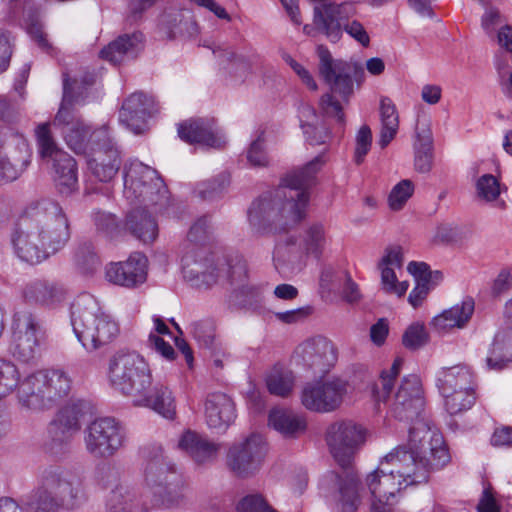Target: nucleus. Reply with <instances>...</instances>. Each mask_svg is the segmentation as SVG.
<instances>
[{"label": "nucleus", "mask_w": 512, "mask_h": 512, "mask_svg": "<svg viewBox=\"0 0 512 512\" xmlns=\"http://www.w3.org/2000/svg\"><path fill=\"white\" fill-rule=\"evenodd\" d=\"M41 326L29 311H18L13 315L8 350L18 361L29 363L39 354Z\"/></svg>", "instance_id": "nucleus-14"}, {"label": "nucleus", "mask_w": 512, "mask_h": 512, "mask_svg": "<svg viewBox=\"0 0 512 512\" xmlns=\"http://www.w3.org/2000/svg\"><path fill=\"white\" fill-rule=\"evenodd\" d=\"M177 478L174 465L164 456L160 446L145 452L144 483L154 493L161 491Z\"/></svg>", "instance_id": "nucleus-24"}, {"label": "nucleus", "mask_w": 512, "mask_h": 512, "mask_svg": "<svg viewBox=\"0 0 512 512\" xmlns=\"http://www.w3.org/2000/svg\"><path fill=\"white\" fill-rule=\"evenodd\" d=\"M93 146L85 155L90 172L101 182H108L117 174L121 159L109 128L102 126L93 131Z\"/></svg>", "instance_id": "nucleus-15"}, {"label": "nucleus", "mask_w": 512, "mask_h": 512, "mask_svg": "<svg viewBox=\"0 0 512 512\" xmlns=\"http://www.w3.org/2000/svg\"><path fill=\"white\" fill-rule=\"evenodd\" d=\"M73 86L68 75L63 74V98L60 108L53 120L54 127H61L67 145L77 154H86L93 146L90 128L73 113L72 106L79 102L74 95Z\"/></svg>", "instance_id": "nucleus-11"}, {"label": "nucleus", "mask_w": 512, "mask_h": 512, "mask_svg": "<svg viewBox=\"0 0 512 512\" xmlns=\"http://www.w3.org/2000/svg\"><path fill=\"white\" fill-rule=\"evenodd\" d=\"M334 93H326L320 99V108L322 112L327 116L334 118L337 123L344 125L345 124V115L343 112V107L340 101H338Z\"/></svg>", "instance_id": "nucleus-60"}, {"label": "nucleus", "mask_w": 512, "mask_h": 512, "mask_svg": "<svg viewBox=\"0 0 512 512\" xmlns=\"http://www.w3.org/2000/svg\"><path fill=\"white\" fill-rule=\"evenodd\" d=\"M136 406L150 407L167 419L175 415L176 405L172 392L162 384L150 385L141 395L133 399Z\"/></svg>", "instance_id": "nucleus-35"}, {"label": "nucleus", "mask_w": 512, "mask_h": 512, "mask_svg": "<svg viewBox=\"0 0 512 512\" xmlns=\"http://www.w3.org/2000/svg\"><path fill=\"white\" fill-rule=\"evenodd\" d=\"M85 447L96 458L113 456L125 443V428L111 417L95 419L85 431Z\"/></svg>", "instance_id": "nucleus-16"}, {"label": "nucleus", "mask_w": 512, "mask_h": 512, "mask_svg": "<svg viewBox=\"0 0 512 512\" xmlns=\"http://www.w3.org/2000/svg\"><path fill=\"white\" fill-rule=\"evenodd\" d=\"M141 42V34L119 36L101 50L100 56L113 64L122 63L125 59L136 56L141 48Z\"/></svg>", "instance_id": "nucleus-41"}, {"label": "nucleus", "mask_w": 512, "mask_h": 512, "mask_svg": "<svg viewBox=\"0 0 512 512\" xmlns=\"http://www.w3.org/2000/svg\"><path fill=\"white\" fill-rule=\"evenodd\" d=\"M20 373L17 366L9 360L0 359V399L9 395L20 386Z\"/></svg>", "instance_id": "nucleus-50"}, {"label": "nucleus", "mask_w": 512, "mask_h": 512, "mask_svg": "<svg viewBox=\"0 0 512 512\" xmlns=\"http://www.w3.org/2000/svg\"><path fill=\"white\" fill-rule=\"evenodd\" d=\"M424 411V397L420 378L411 374L405 376L393 396L390 412L400 421H413Z\"/></svg>", "instance_id": "nucleus-19"}, {"label": "nucleus", "mask_w": 512, "mask_h": 512, "mask_svg": "<svg viewBox=\"0 0 512 512\" xmlns=\"http://www.w3.org/2000/svg\"><path fill=\"white\" fill-rule=\"evenodd\" d=\"M441 395L444 398L445 409L451 415H456L470 409L476 401L475 386L468 387L467 389H453L449 395L448 393Z\"/></svg>", "instance_id": "nucleus-48"}, {"label": "nucleus", "mask_w": 512, "mask_h": 512, "mask_svg": "<svg viewBox=\"0 0 512 512\" xmlns=\"http://www.w3.org/2000/svg\"><path fill=\"white\" fill-rule=\"evenodd\" d=\"M325 441L335 461L348 467L365 442V429L352 420H337L328 425Z\"/></svg>", "instance_id": "nucleus-13"}, {"label": "nucleus", "mask_w": 512, "mask_h": 512, "mask_svg": "<svg viewBox=\"0 0 512 512\" xmlns=\"http://www.w3.org/2000/svg\"><path fill=\"white\" fill-rule=\"evenodd\" d=\"M323 485L333 486L337 490V506L340 512H355L360 503L359 480L352 469L341 473L329 472L323 479Z\"/></svg>", "instance_id": "nucleus-26"}, {"label": "nucleus", "mask_w": 512, "mask_h": 512, "mask_svg": "<svg viewBox=\"0 0 512 512\" xmlns=\"http://www.w3.org/2000/svg\"><path fill=\"white\" fill-rule=\"evenodd\" d=\"M414 165L420 173H428L433 163V140L429 124L426 120H417L415 127Z\"/></svg>", "instance_id": "nucleus-40"}, {"label": "nucleus", "mask_w": 512, "mask_h": 512, "mask_svg": "<svg viewBox=\"0 0 512 512\" xmlns=\"http://www.w3.org/2000/svg\"><path fill=\"white\" fill-rule=\"evenodd\" d=\"M299 244L307 255L319 259L328 244L326 228L322 223H312L307 226L299 239Z\"/></svg>", "instance_id": "nucleus-45"}, {"label": "nucleus", "mask_w": 512, "mask_h": 512, "mask_svg": "<svg viewBox=\"0 0 512 512\" xmlns=\"http://www.w3.org/2000/svg\"><path fill=\"white\" fill-rule=\"evenodd\" d=\"M134 206L135 208L126 216L125 227L139 241L145 244L152 243L158 236V224L148 213L149 207Z\"/></svg>", "instance_id": "nucleus-36"}, {"label": "nucleus", "mask_w": 512, "mask_h": 512, "mask_svg": "<svg viewBox=\"0 0 512 512\" xmlns=\"http://www.w3.org/2000/svg\"><path fill=\"white\" fill-rule=\"evenodd\" d=\"M182 271L184 278L196 286H211L216 283L220 274L225 271L227 278L234 280L245 274V262L237 258L234 265L227 263L221 267L215 266L214 259L207 250L195 245L182 257Z\"/></svg>", "instance_id": "nucleus-10"}, {"label": "nucleus", "mask_w": 512, "mask_h": 512, "mask_svg": "<svg viewBox=\"0 0 512 512\" xmlns=\"http://www.w3.org/2000/svg\"><path fill=\"white\" fill-rule=\"evenodd\" d=\"M381 130L379 145L385 148L395 138L399 128V116L395 104L388 97L380 100Z\"/></svg>", "instance_id": "nucleus-43"}, {"label": "nucleus", "mask_w": 512, "mask_h": 512, "mask_svg": "<svg viewBox=\"0 0 512 512\" xmlns=\"http://www.w3.org/2000/svg\"><path fill=\"white\" fill-rule=\"evenodd\" d=\"M307 254L299 244V239L288 235L276 243L273 251V265L284 277L299 273L306 264Z\"/></svg>", "instance_id": "nucleus-27"}, {"label": "nucleus", "mask_w": 512, "mask_h": 512, "mask_svg": "<svg viewBox=\"0 0 512 512\" xmlns=\"http://www.w3.org/2000/svg\"><path fill=\"white\" fill-rule=\"evenodd\" d=\"M70 239L68 218L62 207L51 199L30 204L11 233L16 256L36 264L61 250Z\"/></svg>", "instance_id": "nucleus-2"}, {"label": "nucleus", "mask_w": 512, "mask_h": 512, "mask_svg": "<svg viewBox=\"0 0 512 512\" xmlns=\"http://www.w3.org/2000/svg\"><path fill=\"white\" fill-rule=\"evenodd\" d=\"M179 137L190 144L219 148L224 140L213 120L194 119L183 122L178 126Z\"/></svg>", "instance_id": "nucleus-29"}, {"label": "nucleus", "mask_w": 512, "mask_h": 512, "mask_svg": "<svg viewBox=\"0 0 512 512\" xmlns=\"http://www.w3.org/2000/svg\"><path fill=\"white\" fill-rule=\"evenodd\" d=\"M267 450V444L260 434H250L230 445L226 466L238 478L253 477L262 468Z\"/></svg>", "instance_id": "nucleus-12"}, {"label": "nucleus", "mask_w": 512, "mask_h": 512, "mask_svg": "<svg viewBox=\"0 0 512 512\" xmlns=\"http://www.w3.org/2000/svg\"><path fill=\"white\" fill-rule=\"evenodd\" d=\"M111 386L133 399L138 398L152 384L148 363L136 352H118L109 363Z\"/></svg>", "instance_id": "nucleus-9"}, {"label": "nucleus", "mask_w": 512, "mask_h": 512, "mask_svg": "<svg viewBox=\"0 0 512 512\" xmlns=\"http://www.w3.org/2000/svg\"><path fill=\"white\" fill-rule=\"evenodd\" d=\"M53 163V179L59 193L70 195L77 190V164L72 156L63 152L50 159Z\"/></svg>", "instance_id": "nucleus-38"}, {"label": "nucleus", "mask_w": 512, "mask_h": 512, "mask_svg": "<svg viewBox=\"0 0 512 512\" xmlns=\"http://www.w3.org/2000/svg\"><path fill=\"white\" fill-rule=\"evenodd\" d=\"M159 31L167 39L192 37L198 34V25L188 10L169 9L160 18Z\"/></svg>", "instance_id": "nucleus-31"}, {"label": "nucleus", "mask_w": 512, "mask_h": 512, "mask_svg": "<svg viewBox=\"0 0 512 512\" xmlns=\"http://www.w3.org/2000/svg\"><path fill=\"white\" fill-rule=\"evenodd\" d=\"M229 183V176L222 173L216 178L199 183L196 192L203 200H213L223 194Z\"/></svg>", "instance_id": "nucleus-52"}, {"label": "nucleus", "mask_w": 512, "mask_h": 512, "mask_svg": "<svg viewBox=\"0 0 512 512\" xmlns=\"http://www.w3.org/2000/svg\"><path fill=\"white\" fill-rule=\"evenodd\" d=\"M402 364L403 360L401 358L395 359L392 366L383 370L378 380L370 385V396L376 405L386 403L390 399L395 379L399 375Z\"/></svg>", "instance_id": "nucleus-42"}, {"label": "nucleus", "mask_w": 512, "mask_h": 512, "mask_svg": "<svg viewBox=\"0 0 512 512\" xmlns=\"http://www.w3.org/2000/svg\"><path fill=\"white\" fill-rule=\"evenodd\" d=\"M147 267L146 256L140 252H134L125 261L107 264L105 279L114 285L136 288L146 281Z\"/></svg>", "instance_id": "nucleus-23"}, {"label": "nucleus", "mask_w": 512, "mask_h": 512, "mask_svg": "<svg viewBox=\"0 0 512 512\" xmlns=\"http://www.w3.org/2000/svg\"><path fill=\"white\" fill-rule=\"evenodd\" d=\"M317 55L320 77L330 87L332 93L339 94L347 102L353 93V75L362 71V67L356 62L333 58L324 45L317 46Z\"/></svg>", "instance_id": "nucleus-17"}, {"label": "nucleus", "mask_w": 512, "mask_h": 512, "mask_svg": "<svg viewBox=\"0 0 512 512\" xmlns=\"http://www.w3.org/2000/svg\"><path fill=\"white\" fill-rule=\"evenodd\" d=\"M413 192L414 185L410 180L405 179L400 181L392 188L389 194V207L394 211L401 210L408 199L413 195Z\"/></svg>", "instance_id": "nucleus-56"}, {"label": "nucleus", "mask_w": 512, "mask_h": 512, "mask_svg": "<svg viewBox=\"0 0 512 512\" xmlns=\"http://www.w3.org/2000/svg\"><path fill=\"white\" fill-rule=\"evenodd\" d=\"M84 499L82 483L60 467L45 468L38 485L24 499L26 512H58L73 509Z\"/></svg>", "instance_id": "nucleus-4"}, {"label": "nucleus", "mask_w": 512, "mask_h": 512, "mask_svg": "<svg viewBox=\"0 0 512 512\" xmlns=\"http://www.w3.org/2000/svg\"><path fill=\"white\" fill-rule=\"evenodd\" d=\"M269 425L286 438H296L307 429L303 415L293 410L276 407L269 412Z\"/></svg>", "instance_id": "nucleus-37"}, {"label": "nucleus", "mask_w": 512, "mask_h": 512, "mask_svg": "<svg viewBox=\"0 0 512 512\" xmlns=\"http://www.w3.org/2000/svg\"><path fill=\"white\" fill-rule=\"evenodd\" d=\"M346 393L347 383L342 379L313 381L303 387L301 403L310 411L329 413L340 407Z\"/></svg>", "instance_id": "nucleus-18"}, {"label": "nucleus", "mask_w": 512, "mask_h": 512, "mask_svg": "<svg viewBox=\"0 0 512 512\" xmlns=\"http://www.w3.org/2000/svg\"><path fill=\"white\" fill-rule=\"evenodd\" d=\"M213 53L219 59L220 64L226 69H229L234 73L239 72L241 75H245L250 72L255 58L237 53L230 47L218 48L217 50H213Z\"/></svg>", "instance_id": "nucleus-47"}, {"label": "nucleus", "mask_w": 512, "mask_h": 512, "mask_svg": "<svg viewBox=\"0 0 512 512\" xmlns=\"http://www.w3.org/2000/svg\"><path fill=\"white\" fill-rule=\"evenodd\" d=\"M295 376L282 366H274L266 377L268 391L276 396L287 397L293 390Z\"/></svg>", "instance_id": "nucleus-46"}, {"label": "nucleus", "mask_w": 512, "mask_h": 512, "mask_svg": "<svg viewBox=\"0 0 512 512\" xmlns=\"http://www.w3.org/2000/svg\"><path fill=\"white\" fill-rule=\"evenodd\" d=\"M124 197L131 205L151 207L164 212L170 204L168 189L152 167L132 160L124 167Z\"/></svg>", "instance_id": "nucleus-8"}, {"label": "nucleus", "mask_w": 512, "mask_h": 512, "mask_svg": "<svg viewBox=\"0 0 512 512\" xmlns=\"http://www.w3.org/2000/svg\"><path fill=\"white\" fill-rule=\"evenodd\" d=\"M381 274V288L387 294L402 297L409 288L407 281H398L395 270L392 267H378Z\"/></svg>", "instance_id": "nucleus-53"}, {"label": "nucleus", "mask_w": 512, "mask_h": 512, "mask_svg": "<svg viewBox=\"0 0 512 512\" xmlns=\"http://www.w3.org/2000/svg\"><path fill=\"white\" fill-rule=\"evenodd\" d=\"M123 489L112 491L107 502V512H147V509L139 508L129 495L124 496Z\"/></svg>", "instance_id": "nucleus-55"}, {"label": "nucleus", "mask_w": 512, "mask_h": 512, "mask_svg": "<svg viewBox=\"0 0 512 512\" xmlns=\"http://www.w3.org/2000/svg\"><path fill=\"white\" fill-rule=\"evenodd\" d=\"M342 31H345L355 41L360 43L364 47H368L370 44V37L365 30L364 26L356 20L347 22L342 26Z\"/></svg>", "instance_id": "nucleus-64"}, {"label": "nucleus", "mask_w": 512, "mask_h": 512, "mask_svg": "<svg viewBox=\"0 0 512 512\" xmlns=\"http://www.w3.org/2000/svg\"><path fill=\"white\" fill-rule=\"evenodd\" d=\"M475 310L473 298L466 297L432 319V326L439 332L467 326Z\"/></svg>", "instance_id": "nucleus-34"}, {"label": "nucleus", "mask_w": 512, "mask_h": 512, "mask_svg": "<svg viewBox=\"0 0 512 512\" xmlns=\"http://www.w3.org/2000/svg\"><path fill=\"white\" fill-rule=\"evenodd\" d=\"M477 196L485 201H493L500 195V184L492 174H484L476 182Z\"/></svg>", "instance_id": "nucleus-58"}, {"label": "nucleus", "mask_w": 512, "mask_h": 512, "mask_svg": "<svg viewBox=\"0 0 512 512\" xmlns=\"http://www.w3.org/2000/svg\"><path fill=\"white\" fill-rule=\"evenodd\" d=\"M178 447L187 452L198 464L212 462L216 459L220 450L219 444L191 430L182 434Z\"/></svg>", "instance_id": "nucleus-33"}, {"label": "nucleus", "mask_w": 512, "mask_h": 512, "mask_svg": "<svg viewBox=\"0 0 512 512\" xmlns=\"http://www.w3.org/2000/svg\"><path fill=\"white\" fill-rule=\"evenodd\" d=\"M71 325L78 341L88 352L110 344L119 334L118 323L103 312L90 295H83L72 304Z\"/></svg>", "instance_id": "nucleus-5"}, {"label": "nucleus", "mask_w": 512, "mask_h": 512, "mask_svg": "<svg viewBox=\"0 0 512 512\" xmlns=\"http://www.w3.org/2000/svg\"><path fill=\"white\" fill-rule=\"evenodd\" d=\"M204 417L211 429L225 431L236 418L235 404L225 393L208 394L204 401Z\"/></svg>", "instance_id": "nucleus-28"}, {"label": "nucleus", "mask_w": 512, "mask_h": 512, "mask_svg": "<svg viewBox=\"0 0 512 512\" xmlns=\"http://www.w3.org/2000/svg\"><path fill=\"white\" fill-rule=\"evenodd\" d=\"M300 122L305 138L310 145L325 144L330 139V132L319 124L314 108L303 106L300 110Z\"/></svg>", "instance_id": "nucleus-44"}, {"label": "nucleus", "mask_w": 512, "mask_h": 512, "mask_svg": "<svg viewBox=\"0 0 512 512\" xmlns=\"http://www.w3.org/2000/svg\"><path fill=\"white\" fill-rule=\"evenodd\" d=\"M436 385L440 394H449L453 389L475 386L474 374L467 365L442 367L436 373Z\"/></svg>", "instance_id": "nucleus-39"}, {"label": "nucleus", "mask_w": 512, "mask_h": 512, "mask_svg": "<svg viewBox=\"0 0 512 512\" xmlns=\"http://www.w3.org/2000/svg\"><path fill=\"white\" fill-rule=\"evenodd\" d=\"M323 155L316 156L301 169L286 175L273 197L264 196L254 201L248 219L258 234L285 231L298 224L306 213L308 188L315 183L316 174L324 165Z\"/></svg>", "instance_id": "nucleus-1"}, {"label": "nucleus", "mask_w": 512, "mask_h": 512, "mask_svg": "<svg viewBox=\"0 0 512 512\" xmlns=\"http://www.w3.org/2000/svg\"><path fill=\"white\" fill-rule=\"evenodd\" d=\"M372 144V131L368 125H363L355 137L354 161L360 165L370 151Z\"/></svg>", "instance_id": "nucleus-59"}, {"label": "nucleus", "mask_w": 512, "mask_h": 512, "mask_svg": "<svg viewBox=\"0 0 512 512\" xmlns=\"http://www.w3.org/2000/svg\"><path fill=\"white\" fill-rule=\"evenodd\" d=\"M75 262L84 274H92L100 265L98 256L91 244L85 243L75 252Z\"/></svg>", "instance_id": "nucleus-54"}, {"label": "nucleus", "mask_w": 512, "mask_h": 512, "mask_svg": "<svg viewBox=\"0 0 512 512\" xmlns=\"http://www.w3.org/2000/svg\"><path fill=\"white\" fill-rule=\"evenodd\" d=\"M31 156L30 145L23 135H12L5 152L0 145V182H11L20 177L29 166Z\"/></svg>", "instance_id": "nucleus-22"}, {"label": "nucleus", "mask_w": 512, "mask_h": 512, "mask_svg": "<svg viewBox=\"0 0 512 512\" xmlns=\"http://www.w3.org/2000/svg\"><path fill=\"white\" fill-rule=\"evenodd\" d=\"M190 334L196 342L204 348H211L215 342V324L210 319L192 322L189 326Z\"/></svg>", "instance_id": "nucleus-51"}, {"label": "nucleus", "mask_w": 512, "mask_h": 512, "mask_svg": "<svg viewBox=\"0 0 512 512\" xmlns=\"http://www.w3.org/2000/svg\"><path fill=\"white\" fill-rule=\"evenodd\" d=\"M237 510L241 512H278L260 494L243 497L237 504Z\"/></svg>", "instance_id": "nucleus-61"}, {"label": "nucleus", "mask_w": 512, "mask_h": 512, "mask_svg": "<svg viewBox=\"0 0 512 512\" xmlns=\"http://www.w3.org/2000/svg\"><path fill=\"white\" fill-rule=\"evenodd\" d=\"M404 262V248L400 245L388 246L378 263V267L402 268Z\"/></svg>", "instance_id": "nucleus-63"}, {"label": "nucleus", "mask_w": 512, "mask_h": 512, "mask_svg": "<svg viewBox=\"0 0 512 512\" xmlns=\"http://www.w3.org/2000/svg\"><path fill=\"white\" fill-rule=\"evenodd\" d=\"M71 385L72 380L63 369H41L21 380L17 396L23 408L40 411L64 400Z\"/></svg>", "instance_id": "nucleus-6"}, {"label": "nucleus", "mask_w": 512, "mask_h": 512, "mask_svg": "<svg viewBox=\"0 0 512 512\" xmlns=\"http://www.w3.org/2000/svg\"><path fill=\"white\" fill-rule=\"evenodd\" d=\"M81 416L82 411L78 404L65 406L59 411L56 419L50 425V433L52 435L51 450L53 452L56 446H62L67 443L71 436L80 429L79 420Z\"/></svg>", "instance_id": "nucleus-32"}, {"label": "nucleus", "mask_w": 512, "mask_h": 512, "mask_svg": "<svg viewBox=\"0 0 512 512\" xmlns=\"http://www.w3.org/2000/svg\"><path fill=\"white\" fill-rule=\"evenodd\" d=\"M355 14L353 3H319L314 6L313 23L330 42L336 43L342 37V26Z\"/></svg>", "instance_id": "nucleus-21"}, {"label": "nucleus", "mask_w": 512, "mask_h": 512, "mask_svg": "<svg viewBox=\"0 0 512 512\" xmlns=\"http://www.w3.org/2000/svg\"><path fill=\"white\" fill-rule=\"evenodd\" d=\"M410 422L408 449L397 447L392 452L411 455L415 466H423L429 479L431 472L443 468L450 461V455L442 434L431 426L424 414Z\"/></svg>", "instance_id": "nucleus-7"}, {"label": "nucleus", "mask_w": 512, "mask_h": 512, "mask_svg": "<svg viewBox=\"0 0 512 512\" xmlns=\"http://www.w3.org/2000/svg\"><path fill=\"white\" fill-rule=\"evenodd\" d=\"M155 112L153 97L135 92L125 99L119 112V120L134 134L138 135L147 129V120Z\"/></svg>", "instance_id": "nucleus-25"}, {"label": "nucleus", "mask_w": 512, "mask_h": 512, "mask_svg": "<svg viewBox=\"0 0 512 512\" xmlns=\"http://www.w3.org/2000/svg\"><path fill=\"white\" fill-rule=\"evenodd\" d=\"M247 160L251 166L264 167L268 165V156L265 151V141L263 133L254 140L247 151Z\"/></svg>", "instance_id": "nucleus-62"}, {"label": "nucleus", "mask_w": 512, "mask_h": 512, "mask_svg": "<svg viewBox=\"0 0 512 512\" xmlns=\"http://www.w3.org/2000/svg\"><path fill=\"white\" fill-rule=\"evenodd\" d=\"M429 336L423 324L410 325L403 334L402 343L410 350H417L428 342Z\"/></svg>", "instance_id": "nucleus-57"}, {"label": "nucleus", "mask_w": 512, "mask_h": 512, "mask_svg": "<svg viewBox=\"0 0 512 512\" xmlns=\"http://www.w3.org/2000/svg\"><path fill=\"white\" fill-rule=\"evenodd\" d=\"M428 480L424 467L417 468L411 455L389 452L366 477V485L371 495V511L396 504L402 490L425 484Z\"/></svg>", "instance_id": "nucleus-3"}, {"label": "nucleus", "mask_w": 512, "mask_h": 512, "mask_svg": "<svg viewBox=\"0 0 512 512\" xmlns=\"http://www.w3.org/2000/svg\"><path fill=\"white\" fill-rule=\"evenodd\" d=\"M294 359L298 365L314 373H325L335 364L337 353L329 339L316 336L298 345L294 352Z\"/></svg>", "instance_id": "nucleus-20"}, {"label": "nucleus", "mask_w": 512, "mask_h": 512, "mask_svg": "<svg viewBox=\"0 0 512 512\" xmlns=\"http://www.w3.org/2000/svg\"><path fill=\"white\" fill-rule=\"evenodd\" d=\"M53 122L40 123L35 127V138L38 154L43 160H50L64 151L61 150L52 134Z\"/></svg>", "instance_id": "nucleus-49"}, {"label": "nucleus", "mask_w": 512, "mask_h": 512, "mask_svg": "<svg viewBox=\"0 0 512 512\" xmlns=\"http://www.w3.org/2000/svg\"><path fill=\"white\" fill-rule=\"evenodd\" d=\"M65 288L58 282L47 279H35L23 288L24 299L31 304L55 308L66 298Z\"/></svg>", "instance_id": "nucleus-30"}]
</instances>
